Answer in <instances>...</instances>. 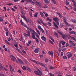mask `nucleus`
Segmentation results:
<instances>
[{"label":"nucleus","instance_id":"1","mask_svg":"<svg viewBox=\"0 0 76 76\" xmlns=\"http://www.w3.org/2000/svg\"><path fill=\"white\" fill-rule=\"evenodd\" d=\"M37 70L38 71H34V72L35 74H36L37 75H38L39 76H41L42 75V73L40 71V70H41V68H37Z\"/></svg>","mask_w":76,"mask_h":76},{"label":"nucleus","instance_id":"2","mask_svg":"<svg viewBox=\"0 0 76 76\" xmlns=\"http://www.w3.org/2000/svg\"><path fill=\"white\" fill-rule=\"evenodd\" d=\"M24 35L26 37H27L28 36V37H30V31H27V34L26 33H24Z\"/></svg>","mask_w":76,"mask_h":76},{"label":"nucleus","instance_id":"3","mask_svg":"<svg viewBox=\"0 0 76 76\" xmlns=\"http://www.w3.org/2000/svg\"><path fill=\"white\" fill-rule=\"evenodd\" d=\"M66 56H68V58H70L72 56V54L71 52H68L66 53Z\"/></svg>","mask_w":76,"mask_h":76},{"label":"nucleus","instance_id":"4","mask_svg":"<svg viewBox=\"0 0 76 76\" xmlns=\"http://www.w3.org/2000/svg\"><path fill=\"white\" fill-rule=\"evenodd\" d=\"M10 70L11 71V73L12 74H14L15 73V70H14V68H13V67H10Z\"/></svg>","mask_w":76,"mask_h":76},{"label":"nucleus","instance_id":"5","mask_svg":"<svg viewBox=\"0 0 76 76\" xmlns=\"http://www.w3.org/2000/svg\"><path fill=\"white\" fill-rule=\"evenodd\" d=\"M36 5H37L38 7H42V4L41 3L39 2H37L36 3Z\"/></svg>","mask_w":76,"mask_h":76},{"label":"nucleus","instance_id":"6","mask_svg":"<svg viewBox=\"0 0 76 76\" xmlns=\"http://www.w3.org/2000/svg\"><path fill=\"white\" fill-rule=\"evenodd\" d=\"M10 57L11 58L12 60L13 61H15L16 59V58L14 57L13 55H10Z\"/></svg>","mask_w":76,"mask_h":76},{"label":"nucleus","instance_id":"7","mask_svg":"<svg viewBox=\"0 0 76 76\" xmlns=\"http://www.w3.org/2000/svg\"><path fill=\"white\" fill-rule=\"evenodd\" d=\"M38 28L40 31H42V33H44V30L42 28H41V26H38Z\"/></svg>","mask_w":76,"mask_h":76},{"label":"nucleus","instance_id":"8","mask_svg":"<svg viewBox=\"0 0 76 76\" xmlns=\"http://www.w3.org/2000/svg\"><path fill=\"white\" fill-rule=\"evenodd\" d=\"M68 37H69L70 39H71L72 40H74V41H76V39L74 37H71L69 35L68 36Z\"/></svg>","mask_w":76,"mask_h":76},{"label":"nucleus","instance_id":"9","mask_svg":"<svg viewBox=\"0 0 76 76\" xmlns=\"http://www.w3.org/2000/svg\"><path fill=\"white\" fill-rule=\"evenodd\" d=\"M69 43H70L71 44H72V45L73 46H75V44L73 42V41L71 40H69Z\"/></svg>","mask_w":76,"mask_h":76},{"label":"nucleus","instance_id":"10","mask_svg":"<svg viewBox=\"0 0 76 76\" xmlns=\"http://www.w3.org/2000/svg\"><path fill=\"white\" fill-rule=\"evenodd\" d=\"M17 59L18 60L20 64H22L23 65V63L22 62V61L21 60H20V59L19 58H18Z\"/></svg>","mask_w":76,"mask_h":76},{"label":"nucleus","instance_id":"11","mask_svg":"<svg viewBox=\"0 0 76 76\" xmlns=\"http://www.w3.org/2000/svg\"><path fill=\"white\" fill-rule=\"evenodd\" d=\"M39 49L38 48H37L36 49H35L34 51V53H38V52H39Z\"/></svg>","mask_w":76,"mask_h":76},{"label":"nucleus","instance_id":"12","mask_svg":"<svg viewBox=\"0 0 76 76\" xmlns=\"http://www.w3.org/2000/svg\"><path fill=\"white\" fill-rule=\"evenodd\" d=\"M48 53L49 55H51L52 57H53V51H48Z\"/></svg>","mask_w":76,"mask_h":76},{"label":"nucleus","instance_id":"13","mask_svg":"<svg viewBox=\"0 0 76 76\" xmlns=\"http://www.w3.org/2000/svg\"><path fill=\"white\" fill-rule=\"evenodd\" d=\"M53 20L55 21V22H58V21L59 20V19H58L57 18H53Z\"/></svg>","mask_w":76,"mask_h":76},{"label":"nucleus","instance_id":"14","mask_svg":"<svg viewBox=\"0 0 76 76\" xmlns=\"http://www.w3.org/2000/svg\"><path fill=\"white\" fill-rule=\"evenodd\" d=\"M40 14L42 18H45V16L44 15L42 12H40Z\"/></svg>","mask_w":76,"mask_h":76},{"label":"nucleus","instance_id":"15","mask_svg":"<svg viewBox=\"0 0 76 76\" xmlns=\"http://www.w3.org/2000/svg\"><path fill=\"white\" fill-rule=\"evenodd\" d=\"M41 38L43 41H46L47 40V39L44 36H42L41 37Z\"/></svg>","mask_w":76,"mask_h":76},{"label":"nucleus","instance_id":"16","mask_svg":"<svg viewBox=\"0 0 76 76\" xmlns=\"http://www.w3.org/2000/svg\"><path fill=\"white\" fill-rule=\"evenodd\" d=\"M53 34L55 36H56V37L57 38H58V34L55 31L54 32Z\"/></svg>","mask_w":76,"mask_h":76},{"label":"nucleus","instance_id":"17","mask_svg":"<svg viewBox=\"0 0 76 76\" xmlns=\"http://www.w3.org/2000/svg\"><path fill=\"white\" fill-rule=\"evenodd\" d=\"M56 14L58 15L59 17H60V18H63V16L61 15V14H60V13L57 12Z\"/></svg>","mask_w":76,"mask_h":76},{"label":"nucleus","instance_id":"18","mask_svg":"<svg viewBox=\"0 0 76 76\" xmlns=\"http://www.w3.org/2000/svg\"><path fill=\"white\" fill-rule=\"evenodd\" d=\"M31 61H33V62H34V63H36V64H39V62H37L35 60H31Z\"/></svg>","mask_w":76,"mask_h":76},{"label":"nucleus","instance_id":"19","mask_svg":"<svg viewBox=\"0 0 76 76\" xmlns=\"http://www.w3.org/2000/svg\"><path fill=\"white\" fill-rule=\"evenodd\" d=\"M31 32H32L31 33L32 35H35V34H37V33H36V32H35V31L33 30Z\"/></svg>","mask_w":76,"mask_h":76},{"label":"nucleus","instance_id":"20","mask_svg":"<svg viewBox=\"0 0 76 76\" xmlns=\"http://www.w3.org/2000/svg\"><path fill=\"white\" fill-rule=\"evenodd\" d=\"M69 33L70 34H71L72 35H73V34H75L76 33L75 32V31H69Z\"/></svg>","mask_w":76,"mask_h":76},{"label":"nucleus","instance_id":"21","mask_svg":"<svg viewBox=\"0 0 76 76\" xmlns=\"http://www.w3.org/2000/svg\"><path fill=\"white\" fill-rule=\"evenodd\" d=\"M71 21L72 22L75 23H76V20H75L74 19H71Z\"/></svg>","mask_w":76,"mask_h":76},{"label":"nucleus","instance_id":"22","mask_svg":"<svg viewBox=\"0 0 76 76\" xmlns=\"http://www.w3.org/2000/svg\"><path fill=\"white\" fill-rule=\"evenodd\" d=\"M27 31H31L33 30V29L31 28H29L28 27H27Z\"/></svg>","mask_w":76,"mask_h":76},{"label":"nucleus","instance_id":"23","mask_svg":"<svg viewBox=\"0 0 76 76\" xmlns=\"http://www.w3.org/2000/svg\"><path fill=\"white\" fill-rule=\"evenodd\" d=\"M38 12H36L34 15V17L35 18H37V17H38V16L37 15H38Z\"/></svg>","mask_w":76,"mask_h":76},{"label":"nucleus","instance_id":"24","mask_svg":"<svg viewBox=\"0 0 76 76\" xmlns=\"http://www.w3.org/2000/svg\"><path fill=\"white\" fill-rule=\"evenodd\" d=\"M5 43H6V44H8V45H10V43L8 42L7 40H5Z\"/></svg>","mask_w":76,"mask_h":76},{"label":"nucleus","instance_id":"25","mask_svg":"<svg viewBox=\"0 0 76 76\" xmlns=\"http://www.w3.org/2000/svg\"><path fill=\"white\" fill-rule=\"evenodd\" d=\"M53 24L54 25V26H55L56 28L58 29V26L56 25V24L54 22H53Z\"/></svg>","mask_w":76,"mask_h":76},{"label":"nucleus","instance_id":"26","mask_svg":"<svg viewBox=\"0 0 76 76\" xmlns=\"http://www.w3.org/2000/svg\"><path fill=\"white\" fill-rule=\"evenodd\" d=\"M62 37L64 39H65L66 38V36L65 35H64L62 36Z\"/></svg>","mask_w":76,"mask_h":76},{"label":"nucleus","instance_id":"27","mask_svg":"<svg viewBox=\"0 0 76 76\" xmlns=\"http://www.w3.org/2000/svg\"><path fill=\"white\" fill-rule=\"evenodd\" d=\"M30 3H31V4H32L33 5H34V4H35V3L32 0H30Z\"/></svg>","mask_w":76,"mask_h":76},{"label":"nucleus","instance_id":"28","mask_svg":"<svg viewBox=\"0 0 76 76\" xmlns=\"http://www.w3.org/2000/svg\"><path fill=\"white\" fill-rule=\"evenodd\" d=\"M44 1L46 4H48L49 3V1L48 0H44Z\"/></svg>","mask_w":76,"mask_h":76},{"label":"nucleus","instance_id":"29","mask_svg":"<svg viewBox=\"0 0 76 76\" xmlns=\"http://www.w3.org/2000/svg\"><path fill=\"white\" fill-rule=\"evenodd\" d=\"M53 3V4H56V1L55 0H50Z\"/></svg>","mask_w":76,"mask_h":76},{"label":"nucleus","instance_id":"30","mask_svg":"<svg viewBox=\"0 0 76 76\" xmlns=\"http://www.w3.org/2000/svg\"><path fill=\"white\" fill-rule=\"evenodd\" d=\"M29 13L30 17H31V18H32V17H33V16H32V12L31 11L30 12H29Z\"/></svg>","mask_w":76,"mask_h":76},{"label":"nucleus","instance_id":"31","mask_svg":"<svg viewBox=\"0 0 76 76\" xmlns=\"http://www.w3.org/2000/svg\"><path fill=\"white\" fill-rule=\"evenodd\" d=\"M62 19L63 20V22H64L66 21V18L65 17H63L62 18Z\"/></svg>","mask_w":76,"mask_h":76},{"label":"nucleus","instance_id":"32","mask_svg":"<svg viewBox=\"0 0 76 76\" xmlns=\"http://www.w3.org/2000/svg\"><path fill=\"white\" fill-rule=\"evenodd\" d=\"M61 50L63 51H66V48H61Z\"/></svg>","mask_w":76,"mask_h":76},{"label":"nucleus","instance_id":"33","mask_svg":"<svg viewBox=\"0 0 76 76\" xmlns=\"http://www.w3.org/2000/svg\"><path fill=\"white\" fill-rule=\"evenodd\" d=\"M48 7V6L47 5H44L42 6V8L43 9H47Z\"/></svg>","mask_w":76,"mask_h":76},{"label":"nucleus","instance_id":"34","mask_svg":"<svg viewBox=\"0 0 76 76\" xmlns=\"http://www.w3.org/2000/svg\"><path fill=\"white\" fill-rule=\"evenodd\" d=\"M20 22L21 23L22 25H24V23L22 22V20H20Z\"/></svg>","mask_w":76,"mask_h":76},{"label":"nucleus","instance_id":"35","mask_svg":"<svg viewBox=\"0 0 76 76\" xmlns=\"http://www.w3.org/2000/svg\"><path fill=\"white\" fill-rule=\"evenodd\" d=\"M5 70V71H8V69H7L6 68L4 67H2V70Z\"/></svg>","mask_w":76,"mask_h":76},{"label":"nucleus","instance_id":"36","mask_svg":"<svg viewBox=\"0 0 76 76\" xmlns=\"http://www.w3.org/2000/svg\"><path fill=\"white\" fill-rule=\"evenodd\" d=\"M45 61L46 63H47L48 61L49 60L47 58H45Z\"/></svg>","mask_w":76,"mask_h":76},{"label":"nucleus","instance_id":"37","mask_svg":"<svg viewBox=\"0 0 76 76\" xmlns=\"http://www.w3.org/2000/svg\"><path fill=\"white\" fill-rule=\"evenodd\" d=\"M47 25H49L50 26H51V23L50 22H49L48 23Z\"/></svg>","mask_w":76,"mask_h":76},{"label":"nucleus","instance_id":"38","mask_svg":"<svg viewBox=\"0 0 76 76\" xmlns=\"http://www.w3.org/2000/svg\"><path fill=\"white\" fill-rule=\"evenodd\" d=\"M36 30L38 34H39V35H40V33H39V30H38L37 28H36Z\"/></svg>","mask_w":76,"mask_h":76},{"label":"nucleus","instance_id":"39","mask_svg":"<svg viewBox=\"0 0 76 76\" xmlns=\"http://www.w3.org/2000/svg\"><path fill=\"white\" fill-rule=\"evenodd\" d=\"M57 32L59 34H61V32L60 30H57Z\"/></svg>","mask_w":76,"mask_h":76},{"label":"nucleus","instance_id":"40","mask_svg":"<svg viewBox=\"0 0 76 76\" xmlns=\"http://www.w3.org/2000/svg\"><path fill=\"white\" fill-rule=\"evenodd\" d=\"M63 24L62 23H61L59 27L61 28H63Z\"/></svg>","mask_w":76,"mask_h":76},{"label":"nucleus","instance_id":"41","mask_svg":"<svg viewBox=\"0 0 76 76\" xmlns=\"http://www.w3.org/2000/svg\"><path fill=\"white\" fill-rule=\"evenodd\" d=\"M47 20H49V22H51L52 20L51 19H49V18L47 17Z\"/></svg>","mask_w":76,"mask_h":76},{"label":"nucleus","instance_id":"42","mask_svg":"<svg viewBox=\"0 0 76 76\" xmlns=\"http://www.w3.org/2000/svg\"><path fill=\"white\" fill-rule=\"evenodd\" d=\"M40 65L42 66H43V67H45V64H43L42 63H40Z\"/></svg>","mask_w":76,"mask_h":76},{"label":"nucleus","instance_id":"43","mask_svg":"<svg viewBox=\"0 0 76 76\" xmlns=\"http://www.w3.org/2000/svg\"><path fill=\"white\" fill-rule=\"evenodd\" d=\"M61 43L62 45H64V44H65V42H64V41H61Z\"/></svg>","mask_w":76,"mask_h":76},{"label":"nucleus","instance_id":"44","mask_svg":"<svg viewBox=\"0 0 76 76\" xmlns=\"http://www.w3.org/2000/svg\"><path fill=\"white\" fill-rule=\"evenodd\" d=\"M6 36H9V31H7L6 32Z\"/></svg>","mask_w":76,"mask_h":76},{"label":"nucleus","instance_id":"45","mask_svg":"<svg viewBox=\"0 0 76 76\" xmlns=\"http://www.w3.org/2000/svg\"><path fill=\"white\" fill-rule=\"evenodd\" d=\"M21 17H22V18H23V19H25V20H26V17H25L23 16H21Z\"/></svg>","mask_w":76,"mask_h":76},{"label":"nucleus","instance_id":"46","mask_svg":"<svg viewBox=\"0 0 76 76\" xmlns=\"http://www.w3.org/2000/svg\"><path fill=\"white\" fill-rule=\"evenodd\" d=\"M4 29L6 31H8V29H7V28L6 27H4Z\"/></svg>","mask_w":76,"mask_h":76},{"label":"nucleus","instance_id":"47","mask_svg":"<svg viewBox=\"0 0 76 76\" xmlns=\"http://www.w3.org/2000/svg\"><path fill=\"white\" fill-rule=\"evenodd\" d=\"M69 26H71L72 29H74V26H73V25H70Z\"/></svg>","mask_w":76,"mask_h":76},{"label":"nucleus","instance_id":"48","mask_svg":"<svg viewBox=\"0 0 76 76\" xmlns=\"http://www.w3.org/2000/svg\"><path fill=\"white\" fill-rule=\"evenodd\" d=\"M49 75L50 76H54V74H53L50 73H49Z\"/></svg>","mask_w":76,"mask_h":76},{"label":"nucleus","instance_id":"49","mask_svg":"<svg viewBox=\"0 0 76 76\" xmlns=\"http://www.w3.org/2000/svg\"><path fill=\"white\" fill-rule=\"evenodd\" d=\"M32 37L33 39H35V35H32Z\"/></svg>","mask_w":76,"mask_h":76},{"label":"nucleus","instance_id":"50","mask_svg":"<svg viewBox=\"0 0 76 76\" xmlns=\"http://www.w3.org/2000/svg\"><path fill=\"white\" fill-rule=\"evenodd\" d=\"M49 42L50 43V44H52V45H53L54 44V43L52 42V41L51 40H49Z\"/></svg>","mask_w":76,"mask_h":76},{"label":"nucleus","instance_id":"51","mask_svg":"<svg viewBox=\"0 0 76 76\" xmlns=\"http://www.w3.org/2000/svg\"><path fill=\"white\" fill-rule=\"evenodd\" d=\"M49 68L50 69H55V68L54 67H49Z\"/></svg>","mask_w":76,"mask_h":76},{"label":"nucleus","instance_id":"52","mask_svg":"<svg viewBox=\"0 0 76 76\" xmlns=\"http://www.w3.org/2000/svg\"><path fill=\"white\" fill-rule=\"evenodd\" d=\"M34 39H35L36 41L38 43V39L37 38H35Z\"/></svg>","mask_w":76,"mask_h":76},{"label":"nucleus","instance_id":"53","mask_svg":"<svg viewBox=\"0 0 76 76\" xmlns=\"http://www.w3.org/2000/svg\"><path fill=\"white\" fill-rule=\"evenodd\" d=\"M73 5L75 7H76V2H74V3H73Z\"/></svg>","mask_w":76,"mask_h":76},{"label":"nucleus","instance_id":"54","mask_svg":"<svg viewBox=\"0 0 76 76\" xmlns=\"http://www.w3.org/2000/svg\"><path fill=\"white\" fill-rule=\"evenodd\" d=\"M16 50H17V51H18L19 53H20V50L18 48L16 49Z\"/></svg>","mask_w":76,"mask_h":76},{"label":"nucleus","instance_id":"55","mask_svg":"<svg viewBox=\"0 0 76 76\" xmlns=\"http://www.w3.org/2000/svg\"><path fill=\"white\" fill-rule=\"evenodd\" d=\"M24 1H25L27 3H29L30 2V1L31 0H24Z\"/></svg>","mask_w":76,"mask_h":76},{"label":"nucleus","instance_id":"56","mask_svg":"<svg viewBox=\"0 0 76 76\" xmlns=\"http://www.w3.org/2000/svg\"><path fill=\"white\" fill-rule=\"evenodd\" d=\"M63 58L64 59H67V58L65 56H63Z\"/></svg>","mask_w":76,"mask_h":76},{"label":"nucleus","instance_id":"57","mask_svg":"<svg viewBox=\"0 0 76 76\" xmlns=\"http://www.w3.org/2000/svg\"><path fill=\"white\" fill-rule=\"evenodd\" d=\"M61 42H59L58 44V45L60 48L61 47Z\"/></svg>","mask_w":76,"mask_h":76},{"label":"nucleus","instance_id":"58","mask_svg":"<svg viewBox=\"0 0 76 76\" xmlns=\"http://www.w3.org/2000/svg\"><path fill=\"white\" fill-rule=\"evenodd\" d=\"M22 69L24 70H26V67H22Z\"/></svg>","mask_w":76,"mask_h":76},{"label":"nucleus","instance_id":"59","mask_svg":"<svg viewBox=\"0 0 76 76\" xmlns=\"http://www.w3.org/2000/svg\"><path fill=\"white\" fill-rule=\"evenodd\" d=\"M0 76H5V75L3 74L0 73Z\"/></svg>","mask_w":76,"mask_h":76},{"label":"nucleus","instance_id":"60","mask_svg":"<svg viewBox=\"0 0 76 76\" xmlns=\"http://www.w3.org/2000/svg\"><path fill=\"white\" fill-rule=\"evenodd\" d=\"M7 75H9L10 74V72L9 71H7Z\"/></svg>","mask_w":76,"mask_h":76},{"label":"nucleus","instance_id":"61","mask_svg":"<svg viewBox=\"0 0 76 76\" xmlns=\"http://www.w3.org/2000/svg\"><path fill=\"white\" fill-rule=\"evenodd\" d=\"M66 5H69V2L66 1Z\"/></svg>","mask_w":76,"mask_h":76},{"label":"nucleus","instance_id":"62","mask_svg":"<svg viewBox=\"0 0 76 76\" xmlns=\"http://www.w3.org/2000/svg\"><path fill=\"white\" fill-rule=\"evenodd\" d=\"M12 3H9L7 4L8 6H11V5H12Z\"/></svg>","mask_w":76,"mask_h":76},{"label":"nucleus","instance_id":"63","mask_svg":"<svg viewBox=\"0 0 76 76\" xmlns=\"http://www.w3.org/2000/svg\"><path fill=\"white\" fill-rule=\"evenodd\" d=\"M18 72H19V73H20V74L22 73V72L21 71H20V70H18Z\"/></svg>","mask_w":76,"mask_h":76},{"label":"nucleus","instance_id":"64","mask_svg":"<svg viewBox=\"0 0 76 76\" xmlns=\"http://www.w3.org/2000/svg\"><path fill=\"white\" fill-rule=\"evenodd\" d=\"M73 71H75L76 70V68L75 67H74L73 69Z\"/></svg>","mask_w":76,"mask_h":76}]
</instances>
